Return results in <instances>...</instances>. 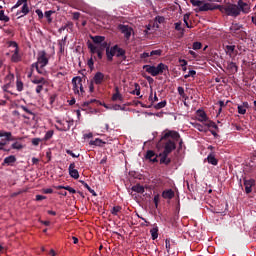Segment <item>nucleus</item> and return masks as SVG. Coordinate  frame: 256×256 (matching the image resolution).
I'll use <instances>...</instances> for the list:
<instances>
[{
  "mask_svg": "<svg viewBox=\"0 0 256 256\" xmlns=\"http://www.w3.org/2000/svg\"><path fill=\"white\" fill-rule=\"evenodd\" d=\"M181 139V135L177 131H166L162 133V136L158 142V147H163L164 151L159 154L160 165H169L171 163V158H169L170 153H173L177 149V144Z\"/></svg>",
  "mask_w": 256,
  "mask_h": 256,
  "instance_id": "nucleus-1",
  "label": "nucleus"
},
{
  "mask_svg": "<svg viewBox=\"0 0 256 256\" xmlns=\"http://www.w3.org/2000/svg\"><path fill=\"white\" fill-rule=\"evenodd\" d=\"M49 65V58L47 57V52L45 50L38 52L37 62L31 65L32 69H36L39 75H47V71L45 67Z\"/></svg>",
  "mask_w": 256,
  "mask_h": 256,
  "instance_id": "nucleus-2",
  "label": "nucleus"
},
{
  "mask_svg": "<svg viewBox=\"0 0 256 256\" xmlns=\"http://www.w3.org/2000/svg\"><path fill=\"white\" fill-rule=\"evenodd\" d=\"M193 7H198L195 9L196 13L203 11H215L219 9V4L207 3L205 0H190Z\"/></svg>",
  "mask_w": 256,
  "mask_h": 256,
  "instance_id": "nucleus-3",
  "label": "nucleus"
},
{
  "mask_svg": "<svg viewBox=\"0 0 256 256\" xmlns=\"http://www.w3.org/2000/svg\"><path fill=\"white\" fill-rule=\"evenodd\" d=\"M217 8L220 13H223L227 17H233L234 19L239 17V8L237 7V4L227 3L225 5H218Z\"/></svg>",
  "mask_w": 256,
  "mask_h": 256,
  "instance_id": "nucleus-4",
  "label": "nucleus"
},
{
  "mask_svg": "<svg viewBox=\"0 0 256 256\" xmlns=\"http://www.w3.org/2000/svg\"><path fill=\"white\" fill-rule=\"evenodd\" d=\"M143 69L146 70V73L152 75V77H157V75H163L165 71H169V66L163 63H159L157 66L144 65Z\"/></svg>",
  "mask_w": 256,
  "mask_h": 256,
  "instance_id": "nucleus-5",
  "label": "nucleus"
},
{
  "mask_svg": "<svg viewBox=\"0 0 256 256\" xmlns=\"http://www.w3.org/2000/svg\"><path fill=\"white\" fill-rule=\"evenodd\" d=\"M230 33L232 37H236V39H245V37H247V32L243 30V25L239 23H232Z\"/></svg>",
  "mask_w": 256,
  "mask_h": 256,
  "instance_id": "nucleus-6",
  "label": "nucleus"
},
{
  "mask_svg": "<svg viewBox=\"0 0 256 256\" xmlns=\"http://www.w3.org/2000/svg\"><path fill=\"white\" fill-rule=\"evenodd\" d=\"M73 92L75 95H83L85 89L83 88V78L81 76H76L72 79Z\"/></svg>",
  "mask_w": 256,
  "mask_h": 256,
  "instance_id": "nucleus-7",
  "label": "nucleus"
},
{
  "mask_svg": "<svg viewBox=\"0 0 256 256\" xmlns=\"http://www.w3.org/2000/svg\"><path fill=\"white\" fill-rule=\"evenodd\" d=\"M236 7L238 8L239 15H241V13H243V15H248V13H251V5L243 0H238Z\"/></svg>",
  "mask_w": 256,
  "mask_h": 256,
  "instance_id": "nucleus-8",
  "label": "nucleus"
},
{
  "mask_svg": "<svg viewBox=\"0 0 256 256\" xmlns=\"http://www.w3.org/2000/svg\"><path fill=\"white\" fill-rule=\"evenodd\" d=\"M108 47L109 43L107 42H103L102 44H98L97 46H95L91 42L88 43V49L90 50V53H92V55H95L96 51H100V53H103V51H105V49H107Z\"/></svg>",
  "mask_w": 256,
  "mask_h": 256,
  "instance_id": "nucleus-9",
  "label": "nucleus"
},
{
  "mask_svg": "<svg viewBox=\"0 0 256 256\" xmlns=\"http://www.w3.org/2000/svg\"><path fill=\"white\" fill-rule=\"evenodd\" d=\"M109 78V75L103 74V72H96L92 78L93 83L96 85H103L105 83V80Z\"/></svg>",
  "mask_w": 256,
  "mask_h": 256,
  "instance_id": "nucleus-10",
  "label": "nucleus"
},
{
  "mask_svg": "<svg viewBox=\"0 0 256 256\" xmlns=\"http://www.w3.org/2000/svg\"><path fill=\"white\" fill-rule=\"evenodd\" d=\"M116 53H117V45H114L113 47H111L108 44V47L106 49L107 61H113V57H115Z\"/></svg>",
  "mask_w": 256,
  "mask_h": 256,
  "instance_id": "nucleus-11",
  "label": "nucleus"
},
{
  "mask_svg": "<svg viewBox=\"0 0 256 256\" xmlns=\"http://www.w3.org/2000/svg\"><path fill=\"white\" fill-rule=\"evenodd\" d=\"M31 10L29 9V4L26 2V4H24L21 7V10H18L16 15L18 16V19H21V17H25L26 15H29V12Z\"/></svg>",
  "mask_w": 256,
  "mask_h": 256,
  "instance_id": "nucleus-12",
  "label": "nucleus"
},
{
  "mask_svg": "<svg viewBox=\"0 0 256 256\" xmlns=\"http://www.w3.org/2000/svg\"><path fill=\"white\" fill-rule=\"evenodd\" d=\"M255 185V180L254 179H245L244 178V187H245V193L249 195L253 191L252 187Z\"/></svg>",
  "mask_w": 256,
  "mask_h": 256,
  "instance_id": "nucleus-13",
  "label": "nucleus"
},
{
  "mask_svg": "<svg viewBox=\"0 0 256 256\" xmlns=\"http://www.w3.org/2000/svg\"><path fill=\"white\" fill-rule=\"evenodd\" d=\"M3 137L4 141H14V143L17 141H23V137H15L13 136V133L7 131H4Z\"/></svg>",
  "mask_w": 256,
  "mask_h": 256,
  "instance_id": "nucleus-14",
  "label": "nucleus"
},
{
  "mask_svg": "<svg viewBox=\"0 0 256 256\" xmlns=\"http://www.w3.org/2000/svg\"><path fill=\"white\" fill-rule=\"evenodd\" d=\"M69 175L73 179H79V171L75 169V162L71 163L68 168Z\"/></svg>",
  "mask_w": 256,
  "mask_h": 256,
  "instance_id": "nucleus-15",
  "label": "nucleus"
},
{
  "mask_svg": "<svg viewBox=\"0 0 256 256\" xmlns=\"http://www.w3.org/2000/svg\"><path fill=\"white\" fill-rule=\"evenodd\" d=\"M12 56H11V59H10V61L12 62V63H19V62H21V60H22V57H21V54H19V49H14V51H12Z\"/></svg>",
  "mask_w": 256,
  "mask_h": 256,
  "instance_id": "nucleus-16",
  "label": "nucleus"
},
{
  "mask_svg": "<svg viewBox=\"0 0 256 256\" xmlns=\"http://www.w3.org/2000/svg\"><path fill=\"white\" fill-rule=\"evenodd\" d=\"M115 93L112 95V101H120V103H123L125 101V98H123V95L121 92H119V87H115Z\"/></svg>",
  "mask_w": 256,
  "mask_h": 256,
  "instance_id": "nucleus-17",
  "label": "nucleus"
},
{
  "mask_svg": "<svg viewBox=\"0 0 256 256\" xmlns=\"http://www.w3.org/2000/svg\"><path fill=\"white\" fill-rule=\"evenodd\" d=\"M226 69L231 75H235L239 68L237 67V64L235 62H228Z\"/></svg>",
  "mask_w": 256,
  "mask_h": 256,
  "instance_id": "nucleus-18",
  "label": "nucleus"
},
{
  "mask_svg": "<svg viewBox=\"0 0 256 256\" xmlns=\"http://www.w3.org/2000/svg\"><path fill=\"white\" fill-rule=\"evenodd\" d=\"M162 197L163 199H173V197H175V191H173V189H166L162 192Z\"/></svg>",
  "mask_w": 256,
  "mask_h": 256,
  "instance_id": "nucleus-19",
  "label": "nucleus"
},
{
  "mask_svg": "<svg viewBox=\"0 0 256 256\" xmlns=\"http://www.w3.org/2000/svg\"><path fill=\"white\" fill-rule=\"evenodd\" d=\"M16 162H17V158L15 157V155H10L4 159L2 165L13 166V163H16Z\"/></svg>",
  "mask_w": 256,
  "mask_h": 256,
  "instance_id": "nucleus-20",
  "label": "nucleus"
},
{
  "mask_svg": "<svg viewBox=\"0 0 256 256\" xmlns=\"http://www.w3.org/2000/svg\"><path fill=\"white\" fill-rule=\"evenodd\" d=\"M146 159H149L152 163H157L159 160H157V155L154 151L148 150L146 153Z\"/></svg>",
  "mask_w": 256,
  "mask_h": 256,
  "instance_id": "nucleus-21",
  "label": "nucleus"
},
{
  "mask_svg": "<svg viewBox=\"0 0 256 256\" xmlns=\"http://www.w3.org/2000/svg\"><path fill=\"white\" fill-rule=\"evenodd\" d=\"M121 31L124 34V37H126V39H130L131 37V33H133V29L129 28V26H121Z\"/></svg>",
  "mask_w": 256,
  "mask_h": 256,
  "instance_id": "nucleus-22",
  "label": "nucleus"
},
{
  "mask_svg": "<svg viewBox=\"0 0 256 256\" xmlns=\"http://www.w3.org/2000/svg\"><path fill=\"white\" fill-rule=\"evenodd\" d=\"M32 83L34 85H46L47 84V80L44 77H37V76H35L32 79Z\"/></svg>",
  "mask_w": 256,
  "mask_h": 256,
  "instance_id": "nucleus-23",
  "label": "nucleus"
},
{
  "mask_svg": "<svg viewBox=\"0 0 256 256\" xmlns=\"http://www.w3.org/2000/svg\"><path fill=\"white\" fill-rule=\"evenodd\" d=\"M207 161L208 163H210V165H218L219 163V160H217V158H215V154L214 153H210L208 156H207Z\"/></svg>",
  "mask_w": 256,
  "mask_h": 256,
  "instance_id": "nucleus-24",
  "label": "nucleus"
},
{
  "mask_svg": "<svg viewBox=\"0 0 256 256\" xmlns=\"http://www.w3.org/2000/svg\"><path fill=\"white\" fill-rule=\"evenodd\" d=\"M91 39L93 43H95L96 45H101L102 43H106L105 36H92Z\"/></svg>",
  "mask_w": 256,
  "mask_h": 256,
  "instance_id": "nucleus-25",
  "label": "nucleus"
},
{
  "mask_svg": "<svg viewBox=\"0 0 256 256\" xmlns=\"http://www.w3.org/2000/svg\"><path fill=\"white\" fill-rule=\"evenodd\" d=\"M132 191H134L135 193L143 194L145 193V187H143L141 184H136L132 186Z\"/></svg>",
  "mask_w": 256,
  "mask_h": 256,
  "instance_id": "nucleus-26",
  "label": "nucleus"
},
{
  "mask_svg": "<svg viewBox=\"0 0 256 256\" xmlns=\"http://www.w3.org/2000/svg\"><path fill=\"white\" fill-rule=\"evenodd\" d=\"M79 183H81L85 187V189H87L89 191V193H91V195H93V197H97V192H95V190H93L91 187H89V184H87L83 180H80Z\"/></svg>",
  "mask_w": 256,
  "mask_h": 256,
  "instance_id": "nucleus-27",
  "label": "nucleus"
},
{
  "mask_svg": "<svg viewBox=\"0 0 256 256\" xmlns=\"http://www.w3.org/2000/svg\"><path fill=\"white\" fill-rule=\"evenodd\" d=\"M125 49L123 48H119V46H117L116 49V57H122L123 60L125 61V59H127V56H125Z\"/></svg>",
  "mask_w": 256,
  "mask_h": 256,
  "instance_id": "nucleus-28",
  "label": "nucleus"
},
{
  "mask_svg": "<svg viewBox=\"0 0 256 256\" xmlns=\"http://www.w3.org/2000/svg\"><path fill=\"white\" fill-rule=\"evenodd\" d=\"M194 129H197V131H200V133H207V128L199 123H192Z\"/></svg>",
  "mask_w": 256,
  "mask_h": 256,
  "instance_id": "nucleus-29",
  "label": "nucleus"
},
{
  "mask_svg": "<svg viewBox=\"0 0 256 256\" xmlns=\"http://www.w3.org/2000/svg\"><path fill=\"white\" fill-rule=\"evenodd\" d=\"M151 233V237L153 239V241H155V239H157L159 237V227H154L150 230Z\"/></svg>",
  "mask_w": 256,
  "mask_h": 256,
  "instance_id": "nucleus-30",
  "label": "nucleus"
},
{
  "mask_svg": "<svg viewBox=\"0 0 256 256\" xmlns=\"http://www.w3.org/2000/svg\"><path fill=\"white\" fill-rule=\"evenodd\" d=\"M135 90L130 91V95H141V86L138 83L134 84Z\"/></svg>",
  "mask_w": 256,
  "mask_h": 256,
  "instance_id": "nucleus-31",
  "label": "nucleus"
},
{
  "mask_svg": "<svg viewBox=\"0 0 256 256\" xmlns=\"http://www.w3.org/2000/svg\"><path fill=\"white\" fill-rule=\"evenodd\" d=\"M0 9H3V6H0ZM0 21H4V23H9V17L5 15V10H0Z\"/></svg>",
  "mask_w": 256,
  "mask_h": 256,
  "instance_id": "nucleus-32",
  "label": "nucleus"
},
{
  "mask_svg": "<svg viewBox=\"0 0 256 256\" xmlns=\"http://www.w3.org/2000/svg\"><path fill=\"white\" fill-rule=\"evenodd\" d=\"M198 121H200V123L207 121V114L205 111H198Z\"/></svg>",
  "mask_w": 256,
  "mask_h": 256,
  "instance_id": "nucleus-33",
  "label": "nucleus"
},
{
  "mask_svg": "<svg viewBox=\"0 0 256 256\" xmlns=\"http://www.w3.org/2000/svg\"><path fill=\"white\" fill-rule=\"evenodd\" d=\"M11 149H16L17 151H21V149H23V143L19 142L18 140L11 144Z\"/></svg>",
  "mask_w": 256,
  "mask_h": 256,
  "instance_id": "nucleus-34",
  "label": "nucleus"
},
{
  "mask_svg": "<svg viewBox=\"0 0 256 256\" xmlns=\"http://www.w3.org/2000/svg\"><path fill=\"white\" fill-rule=\"evenodd\" d=\"M164 107H167V100L161 101L154 105V109L156 110L163 109Z\"/></svg>",
  "mask_w": 256,
  "mask_h": 256,
  "instance_id": "nucleus-35",
  "label": "nucleus"
},
{
  "mask_svg": "<svg viewBox=\"0 0 256 256\" xmlns=\"http://www.w3.org/2000/svg\"><path fill=\"white\" fill-rule=\"evenodd\" d=\"M121 209H123L121 206H114L111 210L112 215H119V213H121Z\"/></svg>",
  "mask_w": 256,
  "mask_h": 256,
  "instance_id": "nucleus-36",
  "label": "nucleus"
},
{
  "mask_svg": "<svg viewBox=\"0 0 256 256\" xmlns=\"http://www.w3.org/2000/svg\"><path fill=\"white\" fill-rule=\"evenodd\" d=\"M25 4H27V0H18L12 9H18V7H21V5L24 6Z\"/></svg>",
  "mask_w": 256,
  "mask_h": 256,
  "instance_id": "nucleus-37",
  "label": "nucleus"
},
{
  "mask_svg": "<svg viewBox=\"0 0 256 256\" xmlns=\"http://www.w3.org/2000/svg\"><path fill=\"white\" fill-rule=\"evenodd\" d=\"M103 140L96 138L94 141L90 142V145H96V147H101L103 145Z\"/></svg>",
  "mask_w": 256,
  "mask_h": 256,
  "instance_id": "nucleus-38",
  "label": "nucleus"
},
{
  "mask_svg": "<svg viewBox=\"0 0 256 256\" xmlns=\"http://www.w3.org/2000/svg\"><path fill=\"white\" fill-rule=\"evenodd\" d=\"M16 89L19 92L23 91V81H21L19 78L16 81Z\"/></svg>",
  "mask_w": 256,
  "mask_h": 256,
  "instance_id": "nucleus-39",
  "label": "nucleus"
},
{
  "mask_svg": "<svg viewBox=\"0 0 256 256\" xmlns=\"http://www.w3.org/2000/svg\"><path fill=\"white\" fill-rule=\"evenodd\" d=\"M20 108L22 109V111H24L28 115H32L33 119H35V113H33L31 110H29V108H27V106H20Z\"/></svg>",
  "mask_w": 256,
  "mask_h": 256,
  "instance_id": "nucleus-40",
  "label": "nucleus"
},
{
  "mask_svg": "<svg viewBox=\"0 0 256 256\" xmlns=\"http://www.w3.org/2000/svg\"><path fill=\"white\" fill-rule=\"evenodd\" d=\"M205 125H206V127L215 129L216 131L219 130V126H217V124L213 121H210V122L206 123Z\"/></svg>",
  "mask_w": 256,
  "mask_h": 256,
  "instance_id": "nucleus-41",
  "label": "nucleus"
},
{
  "mask_svg": "<svg viewBox=\"0 0 256 256\" xmlns=\"http://www.w3.org/2000/svg\"><path fill=\"white\" fill-rule=\"evenodd\" d=\"M87 65H88L89 69H91V71H93L95 69V61L93 60V57H91L88 60Z\"/></svg>",
  "mask_w": 256,
  "mask_h": 256,
  "instance_id": "nucleus-42",
  "label": "nucleus"
},
{
  "mask_svg": "<svg viewBox=\"0 0 256 256\" xmlns=\"http://www.w3.org/2000/svg\"><path fill=\"white\" fill-rule=\"evenodd\" d=\"M53 130H49L48 132H46L43 141H49V139H51V137H53Z\"/></svg>",
  "mask_w": 256,
  "mask_h": 256,
  "instance_id": "nucleus-43",
  "label": "nucleus"
},
{
  "mask_svg": "<svg viewBox=\"0 0 256 256\" xmlns=\"http://www.w3.org/2000/svg\"><path fill=\"white\" fill-rule=\"evenodd\" d=\"M165 247H166L167 253H171V239L167 238L165 240Z\"/></svg>",
  "mask_w": 256,
  "mask_h": 256,
  "instance_id": "nucleus-44",
  "label": "nucleus"
},
{
  "mask_svg": "<svg viewBox=\"0 0 256 256\" xmlns=\"http://www.w3.org/2000/svg\"><path fill=\"white\" fill-rule=\"evenodd\" d=\"M161 53H163V51L162 50H152L151 52H150V57H153V56H157V57H161Z\"/></svg>",
  "mask_w": 256,
  "mask_h": 256,
  "instance_id": "nucleus-45",
  "label": "nucleus"
},
{
  "mask_svg": "<svg viewBox=\"0 0 256 256\" xmlns=\"http://www.w3.org/2000/svg\"><path fill=\"white\" fill-rule=\"evenodd\" d=\"M201 47H203V44H201V42H194L192 49H194V51H199V49H201Z\"/></svg>",
  "mask_w": 256,
  "mask_h": 256,
  "instance_id": "nucleus-46",
  "label": "nucleus"
},
{
  "mask_svg": "<svg viewBox=\"0 0 256 256\" xmlns=\"http://www.w3.org/2000/svg\"><path fill=\"white\" fill-rule=\"evenodd\" d=\"M195 75H197V71H195V70H190V71L188 72V74H186V75L184 76V79H189V77H195Z\"/></svg>",
  "mask_w": 256,
  "mask_h": 256,
  "instance_id": "nucleus-47",
  "label": "nucleus"
},
{
  "mask_svg": "<svg viewBox=\"0 0 256 256\" xmlns=\"http://www.w3.org/2000/svg\"><path fill=\"white\" fill-rule=\"evenodd\" d=\"M5 145H7V142H5V140L0 141V151H11V149H5Z\"/></svg>",
  "mask_w": 256,
  "mask_h": 256,
  "instance_id": "nucleus-48",
  "label": "nucleus"
},
{
  "mask_svg": "<svg viewBox=\"0 0 256 256\" xmlns=\"http://www.w3.org/2000/svg\"><path fill=\"white\" fill-rule=\"evenodd\" d=\"M238 113L239 115H245V113H247V109L242 105H238Z\"/></svg>",
  "mask_w": 256,
  "mask_h": 256,
  "instance_id": "nucleus-49",
  "label": "nucleus"
},
{
  "mask_svg": "<svg viewBox=\"0 0 256 256\" xmlns=\"http://www.w3.org/2000/svg\"><path fill=\"white\" fill-rule=\"evenodd\" d=\"M178 94L180 95V97H183V99H185V88L179 86L177 88Z\"/></svg>",
  "mask_w": 256,
  "mask_h": 256,
  "instance_id": "nucleus-50",
  "label": "nucleus"
},
{
  "mask_svg": "<svg viewBox=\"0 0 256 256\" xmlns=\"http://www.w3.org/2000/svg\"><path fill=\"white\" fill-rule=\"evenodd\" d=\"M56 100H57V94H52V95L49 97V104H50V105H53V103H55Z\"/></svg>",
  "mask_w": 256,
  "mask_h": 256,
  "instance_id": "nucleus-51",
  "label": "nucleus"
},
{
  "mask_svg": "<svg viewBox=\"0 0 256 256\" xmlns=\"http://www.w3.org/2000/svg\"><path fill=\"white\" fill-rule=\"evenodd\" d=\"M53 13V11L49 10L45 12V17L48 20L49 23H51L53 20L51 19V14Z\"/></svg>",
  "mask_w": 256,
  "mask_h": 256,
  "instance_id": "nucleus-52",
  "label": "nucleus"
},
{
  "mask_svg": "<svg viewBox=\"0 0 256 256\" xmlns=\"http://www.w3.org/2000/svg\"><path fill=\"white\" fill-rule=\"evenodd\" d=\"M183 21H184L186 27L189 29L191 27V26H189V14L184 15Z\"/></svg>",
  "mask_w": 256,
  "mask_h": 256,
  "instance_id": "nucleus-53",
  "label": "nucleus"
},
{
  "mask_svg": "<svg viewBox=\"0 0 256 256\" xmlns=\"http://www.w3.org/2000/svg\"><path fill=\"white\" fill-rule=\"evenodd\" d=\"M149 100L152 101V103H155V101H159V98L157 97V94L153 97V92L150 93Z\"/></svg>",
  "mask_w": 256,
  "mask_h": 256,
  "instance_id": "nucleus-54",
  "label": "nucleus"
},
{
  "mask_svg": "<svg viewBox=\"0 0 256 256\" xmlns=\"http://www.w3.org/2000/svg\"><path fill=\"white\" fill-rule=\"evenodd\" d=\"M227 103H229V101H227V102L225 103L223 100H220V101L218 102V104H219V106H220V108H219V113H221L223 107H225V106L227 105Z\"/></svg>",
  "mask_w": 256,
  "mask_h": 256,
  "instance_id": "nucleus-55",
  "label": "nucleus"
},
{
  "mask_svg": "<svg viewBox=\"0 0 256 256\" xmlns=\"http://www.w3.org/2000/svg\"><path fill=\"white\" fill-rule=\"evenodd\" d=\"M149 57H151V53H149V52H143L140 55V59H149Z\"/></svg>",
  "mask_w": 256,
  "mask_h": 256,
  "instance_id": "nucleus-56",
  "label": "nucleus"
},
{
  "mask_svg": "<svg viewBox=\"0 0 256 256\" xmlns=\"http://www.w3.org/2000/svg\"><path fill=\"white\" fill-rule=\"evenodd\" d=\"M9 47H14V49H19V44L15 41L8 42Z\"/></svg>",
  "mask_w": 256,
  "mask_h": 256,
  "instance_id": "nucleus-57",
  "label": "nucleus"
},
{
  "mask_svg": "<svg viewBox=\"0 0 256 256\" xmlns=\"http://www.w3.org/2000/svg\"><path fill=\"white\" fill-rule=\"evenodd\" d=\"M226 50L228 53H233L235 51V45H227Z\"/></svg>",
  "mask_w": 256,
  "mask_h": 256,
  "instance_id": "nucleus-58",
  "label": "nucleus"
},
{
  "mask_svg": "<svg viewBox=\"0 0 256 256\" xmlns=\"http://www.w3.org/2000/svg\"><path fill=\"white\" fill-rule=\"evenodd\" d=\"M89 91L90 93H93V91H95V82H93V80L90 81Z\"/></svg>",
  "mask_w": 256,
  "mask_h": 256,
  "instance_id": "nucleus-59",
  "label": "nucleus"
},
{
  "mask_svg": "<svg viewBox=\"0 0 256 256\" xmlns=\"http://www.w3.org/2000/svg\"><path fill=\"white\" fill-rule=\"evenodd\" d=\"M45 84H38L37 86H36V93L39 95V93H41V91H43V86H44Z\"/></svg>",
  "mask_w": 256,
  "mask_h": 256,
  "instance_id": "nucleus-60",
  "label": "nucleus"
},
{
  "mask_svg": "<svg viewBox=\"0 0 256 256\" xmlns=\"http://www.w3.org/2000/svg\"><path fill=\"white\" fill-rule=\"evenodd\" d=\"M39 143H41V139L40 138L32 139V145H34L35 147H37V145H39Z\"/></svg>",
  "mask_w": 256,
  "mask_h": 256,
  "instance_id": "nucleus-61",
  "label": "nucleus"
},
{
  "mask_svg": "<svg viewBox=\"0 0 256 256\" xmlns=\"http://www.w3.org/2000/svg\"><path fill=\"white\" fill-rule=\"evenodd\" d=\"M154 205L155 207H159V194L154 196Z\"/></svg>",
  "mask_w": 256,
  "mask_h": 256,
  "instance_id": "nucleus-62",
  "label": "nucleus"
},
{
  "mask_svg": "<svg viewBox=\"0 0 256 256\" xmlns=\"http://www.w3.org/2000/svg\"><path fill=\"white\" fill-rule=\"evenodd\" d=\"M66 153H67V155H70L71 157H73V158H77V157H79V154L78 155H76L75 153H73V151H71V150H66Z\"/></svg>",
  "mask_w": 256,
  "mask_h": 256,
  "instance_id": "nucleus-63",
  "label": "nucleus"
},
{
  "mask_svg": "<svg viewBox=\"0 0 256 256\" xmlns=\"http://www.w3.org/2000/svg\"><path fill=\"white\" fill-rule=\"evenodd\" d=\"M35 13L38 15L39 19H43V11H41V9H37Z\"/></svg>",
  "mask_w": 256,
  "mask_h": 256,
  "instance_id": "nucleus-64",
  "label": "nucleus"
}]
</instances>
